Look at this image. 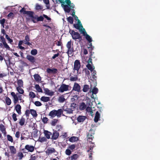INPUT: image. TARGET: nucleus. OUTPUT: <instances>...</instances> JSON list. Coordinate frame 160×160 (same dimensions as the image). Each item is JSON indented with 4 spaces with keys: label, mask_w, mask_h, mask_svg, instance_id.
<instances>
[{
    "label": "nucleus",
    "mask_w": 160,
    "mask_h": 160,
    "mask_svg": "<svg viewBox=\"0 0 160 160\" xmlns=\"http://www.w3.org/2000/svg\"><path fill=\"white\" fill-rule=\"evenodd\" d=\"M69 33L72 35V38L73 39L76 40L78 39H82V37L80 34L78 32H75L73 30H70Z\"/></svg>",
    "instance_id": "obj_1"
},
{
    "label": "nucleus",
    "mask_w": 160,
    "mask_h": 160,
    "mask_svg": "<svg viewBox=\"0 0 160 160\" xmlns=\"http://www.w3.org/2000/svg\"><path fill=\"white\" fill-rule=\"evenodd\" d=\"M11 94L13 98V102L14 104H17L19 100L20 101L22 100V96L21 95H19L18 96L17 95V94H16L14 92H11Z\"/></svg>",
    "instance_id": "obj_2"
},
{
    "label": "nucleus",
    "mask_w": 160,
    "mask_h": 160,
    "mask_svg": "<svg viewBox=\"0 0 160 160\" xmlns=\"http://www.w3.org/2000/svg\"><path fill=\"white\" fill-rule=\"evenodd\" d=\"M44 18H46L48 20V22H50L51 21V18L47 15L43 14L42 16L41 15L39 17L37 16V22H38L43 21Z\"/></svg>",
    "instance_id": "obj_3"
},
{
    "label": "nucleus",
    "mask_w": 160,
    "mask_h": 160,
    "mask_svg": "<svg viewBox=\"0 0 160 160\" xmlns=\"http://www.w3.org/2000/svg\"><path fill=\"white\" fill-rule=\"evenodd\" d=\"M69 86L65 84H62L58 89V91L61 92H63L64 91L69 90Z\"/></svg>",
    "instance_id": "obj_4"
},
{
    "label": "nucleus",
    "mask_w": 160,
    "mask_h": 160,
    "mask_svg": "<svg viewBox=\"0 0 160 160\" xmlns=\"http://www.w3.org/2000/svg\"><path fill=\"white\" fill-rule=\"evenodd\" d=\"M66 2L67 4V5H64L63 4V6L62 7L63 8L64 11H69V6L70 4L71 1L70 0H65V2Z\"/></svg>",
    "instance_id": "obj_5"
},
{
    "label": "nucleus",
    "mask_w": 160,
    "mask_h": 160,
    "mask_svg": "<svg viewBox=\"0 0 160 160\" xmlns=\"http://www.w3.org/2000/svg\"><path fill=\"white\" fill-rule=\"evenodd\" d=\"M80 156L77 154H73L70 156L68 157L67 159V160H77Z\"/></svg>",
    "instance_id": "obj_6"
},
{
    "label": "nucleus",
    "mask_w": 160,
    "mask_h": 160,
    "mask_svg": "<svg viewBox=\"0 0 160 160\" xmlns=\"http://www.w3.org/2000/svg\"><path fill=\"white\" fill-rule=\"evenodd\" d=\"M80 67V63L79 61L76 60L75 61L74 63V70H76L78 71Z\"/></svg>",
    "instance_id": "obj_7"
},
{
    "label": "nucleus",
    "mask_w": 160,
    "mask_h": 160,
    "mask_svg": "<svg viewBox=\"0 0 160 160\" xmlns=\"http://www.w3.org/2000/svg\"><path fill=\"white\" fill-rule=\"evenodd\" d=\"M72 90L77 91L78 92H81V87L78 83L75 82L74 84Z\"/></svg>",
    "instance_id": "obj_8"
},
{
    "label": "nucleus",
    "mask_w": 160,
    "mask_h": 160,
    "mask_svg": "<svg viewBox=\"0 0 160 160\" xmlns=\"http://www.w3.org/2000/svg\"><path fill=\"white\" fill-rule=\"evenodd\" d=\"M46 71L49 74H55L57 73L58 70L57 69L55 68L52 69L48 68L47 69Z\"/></svg>",
    "instance_id": "obj_9"
},
{
    "label": "nucleus",
    "mask_w": 160,
    "mask_h": 160,
    "mask_svg": "<svg viewBox=\"0 0 160 160\" xmlns=\"http://www.w3.org/2000/svg\"><path fill=\"white\" fill-rule=\"evenodd\" d=\"M25 147V149L28 152H32L34 150L35 147L33 146L26 145Z\"/></svg>",
    "instance_id": "obj_10"
},
{
    "label": "nucleus",
    "mask_w": 160,
    "mask_h": 160,
    "mask_svg": "<svg viewBox=\"0 0 160 160\" xmlns=\"http://www.w3.org/2000/svg\"><path fill=\"white\" fill-rule=\"evenodd\" d=\"M26 58L31 62L34 63L35 62V59L34 57L32 55H27Z\"/></svg>",
    "instance_id": "obj_11"
},
{
    "label": "nucleus",
    "mask_w": 160,
    "mask_h": 160,
    "mask_svg": "<svg viewBox=\"0 0 160 160\" xmlns=\"http://www.w3.org/2000/svg\"><path fill=\"white\" fill-rule=\"evenodd\" d=\"M21 108V106L19 104L16 105L15 107V109L19 115H21L22 113Z\"/></svg>",
    "instance_id": "obj_12"
},
{
    "label": "nucleus",
    "mask_w": 160,
    "mask_h": 160,
    "mask_svg": "<svg viewBox=\"0 0 160 160\" xmlns=\"http://www.w3.org/2000/svg\"><path fill=\"white\" fill-rule=\"evenodd\" d=\"M51 137V139L52 140H56L59 136V133L57 131H54L53 132Z\"/></svg>",
    "instance_id": "obj_13"
},
{
    "label": "nucleus",
    "mask_w": 160,
    "mask_h": 160,
    "mask_svg": "<svg viewBox=\"0 0 160 160\" xmlns=\"http://www.w3.org/2000/svg\"><path fill=\"white\" fill-rule=\"evenodd\" d=\"M62 110L67 112V113L69 114H71L73 113V110H72L70 108H68L66 106H63L62 108Z\"/></svg>",
    "instance_id": "obj_14"
},
{
    "label": "nucleus",
    "mask_w": 160,
    "mask_h": 160,
    "mask_svg": "<svg viewBox=\"0 0 160 160\" xmlns=\"http://www.w3.org/2000/svg\"><path fill=\"white\" fill-rule=\"evenodd\" d=\"M45 138L46 139H49L50 138V136L52 135V133L47 130H44V131Z\"/></svg>",
    "instance_id": "obj_15"
},
{
    "label": "nucleus",
    "mask_w": 160,
    "mask_h": 160,
    "mask_svg": "<svg viewBox=\"0 0 160 160\" xmlns=\"http://www.w3.org/2000/svg\"><path fill=\"white\" fill-rule=\"evenodd\" d=\"M63 110L62 109H58V110H56V116L58 117H60L62 114L63 116H64L63 114Z\"/></svg>",
    "instance_id": "obj_16"
},
{
    "label": "nucleus",
    "mask_w": 160,
    "mask_h": 160,
    "mask_svg": "<svg viewBox=\"0 0 160 160\" xmlns=\"http://www.w3.org/2000/svg\"><path fill=\"white\" fill-rule=\"evenodd\" d=\"M86 117L85 116L79 115L77 118V120L78 122H82L86 119Z\"/></svg>",
    "instance_id": "obj_17"
},
{
    "label": "nucleus",
    "mask_w": 160,
    "mask_h": 160,
    "mask_svg": "<svg viewBox=\"0 0 160 160\" xmlns=\"http://www.w3.org/2000/svg\"><path fill=\"white\" fill-rule=\"evenodd\" d=\"M9 148L10 150V152L12 154L14 155L16 153V149L14 146H9Z\"/></svg>",
    "instance_id": "obj_18"
},
{
    "label": "nucleus",
    "mask_w": 160,
    "mask_h": 160,
    "mask_svg": "<svg viewBox=\"0 0 160 160\" xmlns=\"http://www.w3.org/2000/svg\"><path fill=\"white\" fill-rule=\"evenodd\" d=\"M0 130L2 133L4 135H5L6 134L7 132L6 130V128L2 124L0 125Z\"/></svg>",
    "instance_id": "obj_19"
},
{
    "label": "nucleus",
    "mask_w": 160,
    "mask_h": 160,
    "mask_svg": "<svg viewBox=\"0 0 160 160\" xmlns=\"http://www.w3.org/2000/svg\"><path fill=\"white\" fill-rule=\"evenodd\" d=\"M100 118V114L98 111H97L95 113V115L94 118V121L95 122H98L99 119Z\"/></svg>",
    "instance_id": "obj_20"
},
{
    "label": "nucleus",
    "mask_w": 160,
    "mask_h": 160,
    "mask_svg": "<svg viewBox=\"0 0 160 160\" xmlns=\"http://www.w3.org/2000/svg\"><path fill=\"white\" fill-rule=\"evenodd\" d=\"M78 140V138L75 136H72L69 139V141L71 142H74Z\"/></svg>",
    "instance_id": "obj_21"
},
{
    "label": "nucleus",
    "mask_w": 160,
    "mask_h": 160,
    "mask_svg": "<svg viewBox=\"0 0 160 160\" xmlns=\"http://www.w3.org/2000/svg\"><path fill=\"white\" fill-rule=\"evenodd\" d=\"M68 48V50L67 52V53L68 54V55H71L72 56V54L74 51L73 46L71 47Z\"/></svg>",
    "instance_id": "obj_22"
},
{
    "label": "nucleus",
    "mask_w": 160,
    "mask_h": 160,
    "mask_svg": "<svg viewBox=\"0 0 160 160\" xmlns=\"http://www.w3.org/2000/svg\"><path fill=\"white\" fill-rule=\"evenodd\" d=\"M87 134V140L88 141L90 142L92 144H94V143L92 142V140L93 138H94V136L92 135H90L89 134Z\"/></svg>",
    "instance_id": "obj_23"
},
{
    "label": "nucleus",
    "mask_w": 160,
    "mask_h": 160,
    "mask_svg": "<svg viewBox=\"0 0 160 160\" xmlns=\"http://www.w3.org/2000/svg\"><path fill=\"white\" fill-rule=\"evenodd\" d=\"M86 108V105L84 102H82L80 103L79 108L81 110H84Z\"/></svg>",
    "instance_id": "obj_24"
},
{
    "label": "nucleus",
    "mask_w": 160,
    "mask_h": 160,
    "mask_svg": "<svg viewBox=\"0 0 160 160\" xmlns=\"http://www.w3.org/2000/svg\"><path fill=\"white\" fill-rule=\"evenodd\" d=\"M40 99L41 101L44 102H48L50 100L49 97L45 96L42 97Z\"/></svg>",
    "instance_id": "obj_25"
},
{
    "label": "nucleus",
    "mask_w": 160,
    "mask_h": 160,
    "mask_svg": "<svg viewBox=\"0 0 160 160\" xmlns=\"http://www.w3.org/2000/svg\"><path fill=\"white\" fill-rule=\"evenodd\" d=\"M35 80L37 82H39L41 80V78L38 74H35L34 76Z\"/></svg>",
    "instance_id": "obj_26"
},
{
    "label": "nucleus",
    "mask_w": 160,
    "mask_h": 160,
    "mask_svg": "<svg viewBox=\"0 0 160 160\" xmlns=\"http://www.w3.org/2000/svg\"><path fill=\"white\" fill-rule=\"evenodd\" d=\"M48 115L52 118H54L56 116V110H54L50 111Z\"/></svg>",
    "instance_id": "obj_27"
},
{
    "label": "nucleus",
    "mask_w": 160,
    "mask_h": 160,
    "mask_svg": "<svg viewBox=\"0 0 160 160\" xmlns=\"http://www.w3.org/2000/svg\"><path fill=\"white\" fill-rule=\"evenodd\" d=\"M25 122V118L22 117H21V118L19 120V123L21 126H22L24 124Z\"/></svg>",
    "instance_id": "obj_28"
},
{
    "label": "nucleus",
    "mask_w": 160,
    "mask_h": 160,
    "mask_svg": "<svg viewBox=\"0 0 160 160\" xmlns=\"http://www.w3.org/2000/svg\"><path fill=\"white\" fill-rule=\"evenodd\" d=\"M74 27L76 29L80 30L81 28H83V26L82 24H73Z\"/></svg>",
    "instance_id": "obj_29"
},
{
    "label": "nucleus",
    "mask_w": 160,
    "mask_h": 160,
    "mask_svg": "<svg viewBox=\"0 0 160 160\" xmlns=\"http://www.w3.org/2000/svg\"><path fill=\"white\" fill-rule=\"evenodd\" d=\"M30 111L31 114L33 116V117H36L37 116L38 114L37 113L36 110L34 109H30Z\"/></svg>",
    "instance_id": "obj_30"
},
{
    "label": "nucleus",
    "mask_w": 160,
    "mask_h": 160,
    "mask_svg": "<svg viewBox=\"0 0 160 160\" xmlns=\"http://www.w3.org/2000/svg\"><path fill=\"white\" fill-rule=\"evenodd\" d=\"M6 103L7 105H10L12 102L11 99L8 97H6L5 98Z\"/></svg>",
    "instance_id": "obj_31"
},
{
    "label": "nucleus",
    "mask_w": 160,
    "mask_h": 160,
    "mask_svg": "<svg viewBox=\"0 0 160 160\" xmlns=\"http://www.w3.org/2000/svg\"><path fill=\"white\" fill-rule=\"evenodd\" d=\"M89 89V86L88 85L85 84L84 85L82 91L84 92H87Z\"/></svg>",
    "instance_id": "obj_32"
},
{
    "label": "nucleus",
    "mask_w": 160,
    "mask_h": 160,
    "mask_svg": "<svg viewBox=\"0 0 160 160\" xmlns=\"http://www.w3.org/2000/svg\"><path fill=\"white\" fill-rule=\"evenodd\" d=\"M38 157V156L37 154H34L31 155L30 156V160H36Z\"/></svg>",
    "instance_id": "obj_33"
},
{
    "label": "nucleus",
    "mask_w": 160,
    "mask_h": 160,
    "mask_svg": "<svg viewBox=\"0 0 160 160\" xmlns=\"http://www.w3.org/2000/svg\"><path fill=\"white\" fill-rule=\"evenodd\" d=\"M55 152V150L54 148H52L50 149H48L47 151V153H48V154H52V153Z\"/></svg>",
    "instance_id": "obj_34"
},
{
    "label": "nucleus",
    "mask_w": 160,
    "mask_h": 160,
    "mask_svg": "<svg viewBox=\"0 0 160 160\" xmlns=\"http://www.w3.org/2000/svg\"><path fill=\"white\" fill-rule=\"evenodd\" d=\"M45 92L48 95L52 96L54 94V92H50V90L48 88H46L45 90Z\"/></svg>",
    "instance_id": "obj_35"
},
{
    "label": "nucleus",
    "mask_w": 160,
    "mask_h": 160,
    "mask_svg": "<svg viewBox=\"0 0 160 160\" xmlns=\"http://www.w3.org/2000/svg\"><path fill=\"white\" fill-rule=\"evenodd\" d=\"M38 15H36L35 16L33 15L31 18L32 21L34 23H37V18Z\"/></svg>",
    "instance_id": "obj_36"
},
{
    "label": "nucleus",
    "mask_w": 160,
    "mask_h": 160,
    "mask_svg": "<svg viewBox=\"0 0 160 160\" xmlns=\"http://www.w3.org/2000/svg\"><path fill=\"white\" fill-rule=\"evenodd\" d=\"M18 86V87H22L23 85V82L22 79L18 80L17 82Z\"/></svg>",
    "instance_id": "obj_37"
},
{
    "label": "nucleus",
    "mask_w": 160,
    "mask_h": 160,
    "mask_svg": "<svg viewBox=\"0 0 160 160\" xmlns=\"http://www.w3.org/2000/svg\"><path fill=\"white\" fill-rule=\"evenodd\" d=\"M69 11H65V12L67 13H69L70 11L71 10H72V8H75V5L73 3H71L70 4L69 6Z\"/></svg>",
    "instance_id": "obj_38"
},
{
    "label": "nucleus",
    "mask_w": 160,
    "mask_h": 160,
    "mask_svg": "<svg viewBox=\"0 0 160 160\" xmlns=\"http://www.w3.org/2000/svg\"><path fill=\"white\" fill-rule=\"evenodd\" d=\"M65 100V99L64 98V97L63 95L60 96L58 99V101L60 102H63Z\"/></svg>",
    "instance_id": "obj_39"
},
{
    "label": "nucleus",
    "mask_w": 160,
    "mask_h": 160,
    "mask_svg": "<svg viewBox=\"0 0 160 160\" xmlns=\"http://www.w3.org/2000/svg\"><path fill=\"white\" fill-rule=\"evenodd\" d=\"M16 89L18 92L21 94H23L24 93L23 90L21 88V87H17Z\"/></svg>",
    "instance_id": "obj_40"
},
{
    "label": "nucleus",
    "mask_w": 160,
    "mask_h": 160,
    "mask_svg": "<svg viewBox=\"0 0 160 160\" xmlns=\"http://www.w3.org/2000/svg\"><path fill=\"white\" fill-rule=\"evenodd\" d=\"M29 96L30 98H33L36 97V95L33 92L31 91L29 92Z\"/></svg>",
    "instance_id": "obj_41"
},
{
    "label": "nucleus",
    "mask_w": 160,
    "mask_h": 160,
    "mask_svg": "<svg viewBox=\"0 0 160 160\" xmlns=\"http://www.w3.org/2000/svg\"><path fill=\"white\" fill-rule=\"evenodd\" d=\"M76 144H72L69 145L68 148L70 149L72 151H73L76 148Z\"/></svg>",
    "instance_id": "obj_42"
},
{
    "label": "nucleus",
    "mask_w": 160,
    "mask_h": 160,
    "mask_svg": "<svg viewBox=\"0 0 160 160\" xmlns=\"http://www.w3.org/2000/svg\"><path fill=\"white\" fill-rule=\"evenodd\" d=\"M35 88L38 92H42V89L40 88L38 84H36L35 85Z\"/></svg>",
    "instance_id": "obj_43"
},
{
    "label": "nucleus",
    "mask_w": 160,
    "mask_h": 160,
    "mask_svg": "<svg viewBox=\"0 0 160 160\" xmlns=\"http://www.w3.org/2000/svg\"><path fill=\"white\" fill-rule=\"evenodd\" d=\"M25 13L27 14L31 18L33 15V12L30 11H27L25 12Z\"/></svg>",
    "instance_id": "obj_44"
},
{
    "label": "nucleus",
    "mask_w": 160,
    "mask_h": 160,
    "mask_svg": "<svg viewBox=\"0 0 160 160\" xmlns=\"http://www.w3.org/2000/svg\"><path fill=\"white\" fill-rule=\"evenodd\" d=\"M86 67L91 72H92V71H93V69H94V68H93L91 64L90 63H88L87 64V65H86Z\"/></svg>",
    "instance_id": "obj_45"
},
{
    "label": "nucleus",
    "mask_w": 160,
    "mask_h": 160,
    "mask_svg": "<svg viewBox=\"0 0 160 160\" xmlns=\"http://www.w3.org/2000/svg\"><path fill=\"white\" fill-rule=\"evenodd\" d=\"M23 156V155L22 152H19L18 153L17 157H18L19 159H22Z\"/></svg>",
    "instance_id": "obj_46"
},
{
    "label": "nucleus",
    "mask_w": 160,
    "mask_h": 160,
    "mask_svg": "<svg viewBox=\"0 0 160 160\" xmlns=\"http://www.w3.org/2000/svg\"><path fill=\"white\" fill-rule=\"evenodd\" d=\"M67 21L70 24H72L73 22V19L72 17L69 16L67 18Z\"/></svg>",
    "instance_id": "obj_47"
},
{
    "label": "nucleus",
    "mask_w": 160,
    "mask_h": 160,
    "mask_svg": "<svg viewBox=\"0 0 160 160\" xmlns=\"http://www.w3.org/2000/svg\"><path fill=\"white\" fill-rule=\"evenodd\" d=\"M38 140V141L41 142H44L46 141H47V139L45 137H43L42 138L40 137L39 138Z\"/></svg>",
    "instance_id": "obj_48"
},
{
    "label": "nucleus",
    "mask_w": 160,
    "mask_h": 160,
    "mask_svg": "<svg viewBox=\"0 0 160 160\" xmlns=\"http://www.w3.org/2000/svg\"><path fill=\"white\" fill-rule=\"evenodd\" d=\"M86 39L89 42H92V38L89 35H87L85 37Z\"/></svg>",
    "instance_id": "obj_49"
},
{
    "label": "nucleus",
    "mask_w": 160,
    "mask_h": 160,
    "mask_svg": "<svg viewBox=\"0 0 160 160\" xmlns=\"http://www.w3.org/2000/svg\"><path fill=\"white\" fill-rule=\"evenodd\" d=\"M7 138L8 141L11 142H13V138L12 136H10L9 135H7Z\"/></svg>",
    "instance_id": "obj_50"
},
{
    "label": "nucleus",
    "mask_w": 160,
    "mask_h": 160,
    "mask_svg": "<svg viewBox=\"0 0 160 160\" xmlns=\"http://www.w3.org/2000/svg\"><path fill=\"white\" fill-rule=\"evenodd\" d=\"M65 153L66 155L68 156L70 155L72 153V151L69 149L68 148L66 149L65 151Z\"/></svg>",
    "instance_id": "obj_51"
},
{
    "label": "nucleus",
    "mask_w": 160,
    "mask_h": 160,
    "mask_svg": "<svg viewBox=\"0 0 160 160\" xmlns=\"http://www.w3.org/2000/svg\"><path fill=\"white\" fill-rule=\"evenodd\" d=\"M86 108L87 112H89L91 114H92L93 112L91 107H88Z\"/></svg>",
    "instance_id": "obj_52"
},
{
    "label": "nucleus",
    "mask_w": 160,
    "mask_h": 160,
    "mask_svg": "<svg viewBox=\"0 0 160 160\" xmlns=\"http://www.w3.org/2000/svg\"><path fill=\"white\" fill-rule=\"evenodd\" d=\"M37 53L38 51L37 50L35 49L32 50L31 52V53L32 55H36L37 54Z\"/></svg>",
    "instance_id": "obj_53"
},
{
    "label": "nucleus",
    "mask_w": 160,
    "mask_h": 160,
    "mask_svg": "<svg viewBox=\"0 0 160 160\" xmlns=\"http://www.w3.org/2000/svg\"><path fill=\"white\" fill-rule=\"evenodd\" d=\"M78 78L77 75H75L74 77L71 76L70 78V80L71 81H75L78 80Z\"/></svg>",
    "instance_id": "obj_54"
},
{
    "label": "nucleus",
    "mask_w": 160,
    "mask_h": 160,
    "mask_svg": "<svg viewBox=\"0 0 160 160\" xmlns=\"http://www.w3.org/2000/svg\"><path fill=\"white\" fill-rule=\"evenodd\" d=\"M76 104L74 102L71 103L70 106V108H71L72 110L74 109L76 107Z\"/></svg>",
    "instance_id": "obj_55"
},
{
    "label": "nucleus",
    "mask_w": 160,
    "mask_h": 160,
    "mask_svg": "<svg viewBox=\"0 0 160 160\" xmlns=\"http://www.w3.org/2000/svg\"><path fill=\"white\" fill-rule=\"evenodd\" d=\"M58 121V119H54L53 120H52L51 122V124L52 126H55L56 125V123Z\"/></svg>",
    "instance_id": "obj_56"
},
{
    "label": "nucleus",
    "mask_w": 160,
    "mask_h": 160,
    "mask_svg": "<svg viewBox=\"0 0 160 160\" xmlns=\"http://www.w3.org/2000/svg\"><path fill=\"white\" fill-rule=\"evenodd\" d=\"M92 93L93 94H96L98 92V89L97 88L94 87L92 90Z\"/></svg>",
    "instance_id": "obj_57"
},
{
    "label": "nucleus",
    "mask_w": 160,
    "mask_h": 160,
    "mask_svg": "<svg viewBox=\"0 0 160 160\" xmlns=\"http://www.w3.org/2000/svg\"><path fill=\"white\" fill-rule=\"evenodd\" d=\"M87 134L92 135L93 136L95 134V131L92 129H91L87 133Z\"/></svg>",
    "instance_id": "obj_58"
},
{
    "label": "nucleus",
    "mask_w": 160,
    "mask_h": 160,
    "mask_svg": "<svg viewBox=\"0 0 160 160\" xmlns=\"http://www.w3.org/2000/svg\"><path fill=\"white\" fill-rule=\"evenodd\" d=\"M48 120V118L46 117L43 118L42 119V121L44 124L47 123Z\"/></svg>",
    "instance_id": "obj_59"
},
{
    "label": "nucleus",
    "mask_w": 160,
    "mask_h": 160,
    "mask_svg": "<svg viewBox=\"0 0 160 160\" xmlns=\"http://www.w3.org/2000/svg\"><path fill=\"white\" fill-rule=\"evenodd\" d=\"M0 38L3 44L6 43V40L3 37V36H0Z\"/></svg>",
    "instance_id": "obj_60"
},
{
    "label": "nucleus",
    "mask_w": 160,
    "mask_h": 160,
    "mask_svg": "<svg viewBox=\"0 0 160 160\" xmlns=\"http://www.w3.org/2000/svg\"><path fill=\"white\" fill-rule=\"evenodd\" d=\"M17 115L15 113H13L12 115V118L14 121L15 122L17 120Z\"/></svg>",
    "instance_id": "obj_61"
},
{
    "label": "nucleus",
    "mask_w": 160,
    "mask_h": 160,
    "mask_svg": "<svg viewBox=\"0 0 160 160\" xmlns=\"http://www.w3.org/2000/svg\"><path fill=\"white\" fill-rule=\"evenodd\" d=\"M42 8H43L41 6L38 4H36V9L37 10H41L42 9Z\"/></svg>",
    "instance_id": "obj_62"
},
{
    "label": "nucleus",
    "mask_w": 160,
    "mask_h": 160,
    "mask_svg": "<svg viewBox=\"0 0 160 160\" xmlns=\"http://www.w3.org/2000/svg\"><path fill=\"white\" fill-rule=\"evenodd\" d=\"M35 105L37 106H41L42 105L41 103L38 101H35L34 102Z\"/></svg>",
    "instance_id": "obj_63"
},
{
    "label": "nucleus",
    "mask_w": 160,
    "mask_h": 160,
    "mask_svg": "<svg viewBox=\"0 0 160 160\" xmlns=\"http://www.w3.org/2000/svg\"><path fill=\"white\" fill-rule=\"evenodd\" d=\"M30 113V110L28 109H27L25 112V114L26 115L27 117H28L29 116Z\"/></svg>",
    "instance_id": "obj_64"
}]
</instances>
